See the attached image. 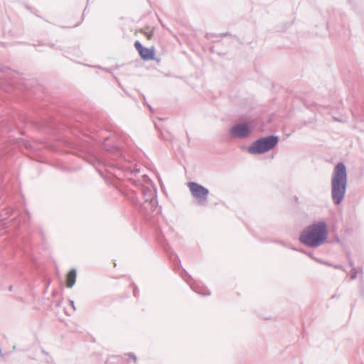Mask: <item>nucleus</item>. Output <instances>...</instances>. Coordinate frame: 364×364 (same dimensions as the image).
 Instances as JSON below:
<instances>
[{
  "mask_svg": "<svg viewBox=\"0 0 364 364\" xmlns=\"http://www.w3.org/2000/svg\"><path fill=\"white\" fill-rule=\"evenodd\" d=\"M192 196L200 205H204L207 202L209 191L208 188L196 182H188L187 183Z\"/></svg>",
  "mask_w": 364,
  "mask_h": 364,
  "instance_id": "20e7f679",
  "label": "nucleus"
},
{
  "mask_svg": "<svg viewBox=\"0 0 364 364\" xmlns=\"http://www.w3.org/2000/svg\"><path fill=\"white\" fill-rule=\"evenodd\" d=\"M134 46L139 52L141 58L144 60H152L154 57V49L144 48L139 41L134 43Z\"/></svg>",
  "mask_w": 364,
  "mask_h": 364,
  "instance_id": "423d86ee",
  "label": "nucleus"
},
{
  "mask_svg": "<svg viewBox=\"0 0 364 364\" xmlns=\"http://www.w3.org/2000/svg\"><path fill=\"white\" fill-rule=\"evenodd\" d=\"M70 304L72 305L73 308L75 309V305H74V301H70Z\"/></svg>",
  "mask_w": 364,
  "mask_h": 364,
  "instance_id": "9b49d317",
  "label": "nucleus"
},
{
  "mask_svg": "<svg viewBox=\"0 0 364 364\" xmlns=\"http://www.w3.org/2000/svg\"><path fill=\"white\" fill-rule=\"evenodd\" d=\"M141 194L144 198V200L149 202L151 206L156 203V193L154 189L149 187H142Z\"/></svg>",
  "mask_w": 364,
  "mask_h": 364,
  "instance_id": "0eeeda50",
  "label": "nucleus"
},
{
  "mask_svg": "<svg viewBox=\"0 0 364 364\" xmlns=\"http://www.w3.org/2000/svg\"><path fill=\"white\" fill-rule=\"evenodd\" d=\"M278 137L276 136H268L255 141L247 149L252 154H263L272 149L278 143Z\"/></svg>",
  "mask_w": 364,
  "mask_h": 364,
  "instance_id": "7ed1b4c3",
  "label": "nucleus"
},
{
  "mask_svg": "<svg viewBox=\"0 0 364 364\" xmlns=\"http://www.w3.org/2000/svg\"><path fill=\"white\" fill-rule=\"evenodd\" d=\"M134 295L135 296H137V291H136V289H134Z\"/></svg>",
  "mask_w": 364,
  "mask_h": 364,
  "instance_id": "f8f14e48",
  "label": "nucleus"
},
{
  "mask_svg": "<svg viewBox=\"0 0 364 364\" xmlns=\"http://www.w3.org/2000/svg\"><path fill=\"white\" fill-rule=\"evenodd\" d=\"M327 235L326 224L324 222H318L304 230L299 240L301 242L308 247H316L324 242Z\"/></svg>",
  "mask_w": 364,
  "mask_h": 364,
  "instance_id": "f03ea898",
  "label": "nucleus"
},
{
  "mask_svg": "<svg viewBox=\"0 0 364 364\" xmlns=\"http://www.w3.org/2000/svg\"><path fill=\"white\" fill-rule=\"evenodd\" d=\"M129 355L132 358V359L134 360V362H136V356L134 355V354H132V353H129Z\"/></svg>",
  "mask_w": 364,
  "mask_h": 364,
  "instance_id": "9d476101",
  "label": "nucleus"
},
{
  "mask_svg": "<svg viewBox=\"0 0 364 364\" xmlns=\"http://www.w3.org/2000/svg\"><path fill=\"white\" fill-rule=\"evenodd\" d=\"M76 280V271L75 269H71L67 275V287L72 288Z\"/></svg>",
  "mask_w": 364,
  "mask_h": 364,
  "instance_id": "6e6552de",
  "label": "nucleus"
},
{
  "mask_svg": "<svg viewBox=\"0 0 364 364\" xmlns=\"http://www.w3.org/2000/svg\"><path fill=\"white\" fill-rule=\"evenodd\" d=\"M350 265L352 267V269L350 270V278L351 279H355L357 277L358 272L356 269L353 267V264L350 262Z\"/></svg>",
  "mask_w": 364,
  "mask_h": 364,
  "instance_id": "1a4fd4ad",
  "label": "nucleus"
},
{
  "mask_svg": "<svg viewBox=\"0 0 364 364\" xmlns=\"http://www.w3.org/2000/svg\"><path fill=\"white\" fill-rule=\"evenodd\" d=\"M250 128L246 123H239L232 126L230 129V133L238 139L246 138L250 133Z\"/></svg>",
  "mask_w": 364,
  "mask_h": 364,
  "instance_id": "39448f33",
  "label": "nucleus"
},
{
  "mask_svg": "<svg viewBox=\"0 0 364 364\" xmlns=\"http://www.w3.org/2000/svg\"><path fill=\"white\" fill-rule=\"evenodd\" d=\"M347 188V173L343 163H338L334 168L331 179V195L335 204L343 200Z\"/></svg>",
  "mask_w": 364,
  "mask_h": 364,
  "instance_id": "f257e3e1",
  "label": "nucleus"
},
{
  "mask_svg": "<svg viewBox=\"0 0 364 364\" xmlns=\"http://www.w3.org/2000/svg\"><path fill=\"white\" fill-rule=\"evenodd\" d=\"M203 295H210V292L203 294Z\"/></svg>",
  "mask_w": 364,
  "mask_h": 364,
  "instance_id": "ddd939ff",
  "label": "nucleus"
}]
</instances>
